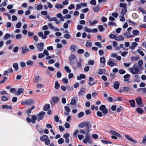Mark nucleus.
Listing matches in <instances>:
<instances>
[{"instance_id":"f257e3e1","label":"nucleus","mask_w":146,"mask_h":146,"mask_svg":"<svg viewBox=\"0 0 146 146\" xmlns=\"http://www.w3.org/2000/svg\"><path fill=\"white\" fill-rule=\"evenodd\" d=\"M140 69L138 67V66L137 64H135L133 66V67L130 68V72L133 74H136L139 72Z\"/></svg>"},{"instance_id":"f03ea898","label":"nucleus","mask_w":146,"mask_h":146,"mask_svg":"<svg viewBox=\"0 0 146 146\" xmlns=\"http://www.w3.org/2000/svg\"><path fill=\"white\" fill-rule=\"evenodd\" d=\"M34 101L31 99H27L21 102V104L26 106H30L33 104Z\"/></svg>"},{"instance_id":"7ed1b4c3","label":"nucleus","mask_w":146,"mask_h":146,"mask_svg":"<svg viewBox=\"0 0 146 146\" xmlns=\"http://www.w3.org/2000/svg\"><path fill=\"white\" fill-rule=\"evenodd\" d=\"M88 131L86 133L85 136V138L83 140V142L84 143H88L90 144H92V141L90 138V136L88 134Z\"/></svg>"},{"instance_id":"20e7f679","label":"nucleus","mask_w":146,"mask_h":146,"mask_svg":"<svg viewBox=\"0 0 146 146\" xmlns=\"http://www.w3.org/2000/svg\"><path fill=\"white\" fill-rule=\"evenodd\" d=\"M99 110L102 111L104 114H106L108 112V110L106 108V106L104 105H101L100 108Z\"/></svg>"},{"instance_id":"39448f33","label":"nucleus","mask_w":146,"mask_h":146,"mask_svg":"<svg viewBox=\"0 0 146 146\" xmlns=\"http://www.w3.org/2000/svg\"><path fill=\"white\" fill-rule=\"evenodd\" d=\"M107 64L111 67L117 66V63L110 59L107 62Z\"/></svg>"},{"instance_id":"423d86ee","label":"nucleus","mask_w":146,"mask_h":146,"mask_svg":"<svg viewBox=\"0 0 146 146\" xmlns=\"http://www.w3.org/2000/svg\"><path fill=\"white\" fill-rule=\"evenodd\" d=\"M45 114L44 111H41L36 115L37 118V121H39L43 119L44 116Z\"/></svg>"},{"instance_id":"0eeeda50","label":"nucleus","mask_w":146,"mask_h":146,"mask_svg":"<svg viewBox=\"0 0 146 146\" xmlns=\"http://www.w3.org/2000/svg\"><path fill=\"white\" fill-rule=\"evenodd\" d=\"M36 47L38 50L40 51H42L44 49V44L42 42L39 43H37L36 44Z\"/></svg>"},{"instance_id":"6e6552de","label":"nucleus","mask_w":146,"mask_h":146,"mask_svg":"<svg viewBox=\"0 0 146 146\" xmlns=\"http://www.w3.org/2000/svg\"><path fill=\"white\" fill-rule=\"evenodd\" d=\"M86 90L84 88H81L80 90L78 93V94L79 96H83L86 93Z\"/></svg>"},{"instance_id":"1a4fd4ad","label":"nucleus","mask_w":146,"mask_h":146,"mask_svg":"<svg viewBox=\"0 0 146 146\" xmlns=\"http://www.w3.org/2000/svg\"><path fill=\"white\" fill-rule=\"evenodd\" d=\"M100 62L101 63L100 64L101 67H103L105 66L106 60L104 57H102L100 58Z\"/></svg>"},{"instance_id":"9d476101","label":"nucleus","mask_w":146,"mask_h":146,"mask_svg":"<svg viewBox=\"0 0 146 146\" xmlns=\"http://www.w3.org/2000/svg\"><path fill=\"white\" fill-rule=\"evenodd\" d=\"M21 52L23 54H24L29 51V49L27 46H24L22 47Z\"/></svg>"},{"instance_id":"9b49d317","label":"nucleus","mask_w":146,"mask_h":146,"mask_svg":"<svg viewBox=\"0 0 146 146\" xmlns=\"http://www.w3.org/2000/svg\"><path fill=\"white\" fill-rule=\"evenodd\" d=\"M24 90L23 89L20 88L15 92V94L17 96H19L23 92Z\"/></svg>"},{"instance_id":"f8f14e48","label":"nucleus","mask_w":146,"mask_h":146,"mask_svg":"<svg viewBox=\"0 0 146 146\" xmlns=\"http://www.w3.org/2000/svg\"><path fill=\"white\" fill-rule=\"evenodd\" d=\"M125 137L128 140L134 143H137V142L136 141L132 139L129 136V135H125Z\"/></svg>"},{"instance_id":"ddd939ff","label":"nucleus","mask_w":146,"mask_h":146,"mask_svg":"<svg viewBox=\"0 0 146 146\" xmlns=\"http://www.w3.org/2000/svg\"><path fill=\"white\" fill-rule=\"evenodd\" d=\"M38 35L39 36L41 37L43 39H44L47 37V36L44 35L43 33L42 32H38Z\"/></svg>"},{"instance_id":"4468645a","label":"nucleus","mask_w":146,"mask_h":146,"mask_svg":"<svg viewBox=\"0 0 146 146\" xmlns=\"http://www.w3.org/2000/svg\"><path fill=\"white\" fill-rule=\"evenodd\" d=\"M77 48V46L74 44L71 45L70 47V50L72 52H75Z\"/></svg>"},{"instance_id":"2eb2a0df","label":"nucleus","mask_w":146,"mask_h":146,"mask_svg":"<svg viewBox=\"0 0 146 146\" xmlns=\"http://www.w3.org/2000/svg\"><path fill=\"white\" fill-rule=\"evenodd\" d=\"M130 75L129 74H127L123 76L124 78V81L125 82H127L129 80V78L130 77Z\"/></svg>"},{"instance_id":"dca6fc26","label":"nucleus","mask_w":146,"mask_h":146,"mask_svg":"<svg viewBox=\"0 0 146 146\" xmlns=\"http://www.w3.org/2000/svg\"><path fill=\"white\" fill-rule=\"evenodd\" d=\"M117 43L116 41H113V45L116 50L120 49L119 47L117 45Z\"/></svg>"},{"instance_id":"f3484780","label":"nucleus","mask_w":146,"mask_h":146,"mask_svg":"<svg viewBox=\"0 0 146 146\" xmlns=\"http://www.w3.org/2000/svg\"><path fill=\"white\" fill-rule=\"evenodd\" d=\"M136 101L137 104L139 105H141L142 104V100L140 97H138L136 99Z\"/></svg>"},{"instance_id":"a211bd4d","label":"nucleus","mask_w":146,"mask_h":146,"mask_svg":"<svg viewBox=\"0 0 146 146\" xmlns=\"http://www.w3.org/2000/svg\"><path fill=\"white\" fill-rule=\"evenodd\" d=\"M36 120H37V116L35 115H33L32 116L31 122L33 123H35Z\"/></svg>"},{"instance_id":"6ab92c4d","label":"nucleus","mask_w":146,"mask_h":146,"mask_svg":"<svg viewBox=\"0 0 146 146\" xmlns=\"http://www.w3.org/2000/svg\"><path fill=\"white\" fill-rule=\"evenodd\" d=\"M119 84H120V83L119 82H117V81H116V82H115L114 83V86H113L114 88L115 89H118L119 88Z\"/></svg>"},{"instance_id":"aec40b11","label":"nucleus","mask_w":146,"mask_h":146,"mask_svg":"<svg viewBox=\"0 0 146 146\" xmlns=\"http://www.w3.org/2000/svg\"><path fill=\"white\" fill-rule=\"evenodd\" d=\"M13 66L15 71H17L19 70L18 65L17 63H14L13 64Z\"/></svg>"},{"instance_id":"412c9836","label":"nucleus","mask_w":146,"mask_h":146,"mask_svg":"<svg viewBox=\"0 0 146 146\" xmlns=\"http://www.w3.org/2000/svg\"><path fill=\"white\" fill-rule=\"evenodd\" d=\"M48 138V136L46 135H44L40 137V139L42 141H45Z\"/></svg>"},{"instance_id":"4be33fe9","label":"nucleus","mask_w":146,"mask_h":146,"mask_svg":"<svg viewBox=\"0 0 146 146\" xmlns=\"http://www.w3.org/2000/svg\"><path fill=\"white\" fill-rule=\"evenodd\" d=\"M86 77L85 75L83 74H81L80 76H78L77 78L78 80H81L82 79H84Z\"/></svg>"},{"instance_id":"5701e85b","label":"nucleus","mask_w":146,"mask_h":146,"mask_svg":"<svg viewBox=\"0 0 146 146\" xmlns=\"http://www.w3.org/2000/svg\"><path fill=\"white\" fill-rule=\"evenodd\" d=\"M130 32H127L123 34V35L125 36H126L127 38H131L133 37V36L132 35H130Z\"/></svg>"},{"instance_id":"b1692460","label":"nucleus","mask_w":146,"mask_h":146,"mask_svg":"<svg viewBox=\"0 0 146 146\" xmlns=\"http://www.w3.org/2000/svg\"><path fill=\"white\" fill-rule=\"evenodd\" d=\"M143 65V62L142 60H140L138 62V67L140 69H141Z\"/></svg>"},{"instance_id":"393cba45","label":"nucleus","mask_w":146,"mask_h":146,"mask_svg":"<svg viewBox=\"0 0 146 146\" xmlns=\"http://www.w3.org/2000/svg\"><path fill=\"white\" fill-rule=\"evenodd\" d=\"M110 132L111 134L115 135L117 137H119L120 136V135L119 133H118L114 131L111 130L110 131Z\"/></svg>"},{"instance_id":"a878e982","label":"nucleus","mask_w":146,"mask_h":146,"mask_svg":"<svg viewBox=\"0 0 146 146\" xmlns=\"http://www.w3.org/2000/svg\"><path fill=\"white\" fill-rule=\"evenodd\" d=\"M41 13L43 15L45 16V17L47 19V16H49V14H48V13L46 11H42L41 12Z\"/></svg>"},{"instance_id":"bb28decb","label":"nucleus","mask_w":146,"mask_h":146,"mask_svg":"<svg viewBox=\"0 0 146 146\" xmlns=\"http://www.w3.org/2000/svg\"><path fill=\"white\" fill-rule=\"evenodd\" d=\"M124 38L122 37L121 35H120L116 37L115 38V40L117 41L123 40H124Z\"/></svg>"},{"instance_id":"cd10ccee","label":"nucleus","mask_w":146,"mask_h":146,"mask_svg":"<svg viewBox=\"0 0 146 146\" xmlns=\"http://www.w3.org/2000/svg\"><path fill=\"white\" fill-rule=\"evenodd\" d=\"M50 108V105L49 104L45 105L43 108V110L44 111H46L48 110Z\"/></svg>"},{"instance_id":"c85d7f7f","label":"nucleus","mask_w":146,"mask_h":146,"mask_svg":"<svg viewBox=\"0 0 146 146\" xmlns=\"http://www.w3.org/2000/svg\"><path fill=\"white\" fill-rule=\"evenodd\" d=\"M63 7V5L61 4H58L55 6V7L57 9L62 8Z\"/></svg>"},{"instance_id":"c756f323","label":"nucleus","mask_w":146,"mask_h":146,"mask_svg":"<svg viewBox=\"0 0 146 146\" xmlns=\"http://www.w3.org/2000/svg\"><path fill=\"white\" fill-rule=\"evenodd\" d=\"M41 80V77L39 76H38L35 78L34 80V81L36 83H38V82L39 81H40Z\"/></svg>"},{"instance_id":"7c9ffc66","label":"nucleus","mask_w":146,"mask_h":146,"mask_svg":"<svg viewBox=\"0 0 146 146\" xmlns=\"http://www.w3.org/2000/svg\"><path fill=\"white\" fill-rule=\"evenodd\" d=\"M127 11V8H123L122 9L121 11V15H124L125 14Z\"/></svg>"},{"instance_id":"2f4dec72","label":"nucleus","mask_w":146,"mask_h":146,"mask_svg":"<svg viewBox=\"0 0 146 146\" xmlns=\"http://www.w3.org/2000/svg\"><path fill=\"white\" fill-rule=\"evenodd\" d=\"M47 19H48L49 21H56L57 20V19L56 17H54L53 18H51L50 17V16H47Z\"/></svg>"},{"instance_id":"473e14b6","label":"nucleus","mask_w":146,"mask_h":146,"mask_svg":"<svg viewBox=\"0 0 146 146\" xmlns=\"http://www.w3.org/2000/svg\"><path fill=\"white\" fill-rule=\"evenodd\" d=\"M131 106L132 107H134L135 106V102L134 100H132L129 101Z\"/></svg>"},{"instance_id":"72a5a7b5","label":"nucleus","mask_w":146,"mask_h":146,"mask_svg":"<svg viewBox=\"0 0 146 146\" xmlns=\"http://www.w3.org/2000/svg\"><path fill=\"white\" fill-rule=\"evenodd\" d=\"M93 9L94 12L96 13L98 12L100 10V8L98 6H95L93 8Z\"/></svg>"},{"instance_id":"f704fd0d","label":"nucleus","mask_w":146,"mask_h":146,"mask_svg":"<svg viewBox=\"0 0 146 146\" xmlns=\"http://www.w3.org/2000/svg\"><path fill=\"white\" fill-rule=\"evenodd\" d=\"M93 124H94V123L92 122L91 123L86 122V125L87 126L88 129H89L91 127Z\"/></svg>"},{"instance_id":"c9c22d12","label":"nucleus","mask_w":146,"mask_h":146,"mask_svg":"<svg viewBox=\"0 0 146 146\" xmlns=\"http://www.w3.org/2000/svg\"><path fill=\"white\" fill-rule=\"evenodd\" d=\"M36 128L39 133H41L42 130V129L38 125L36 126Z\"/></svg>"},{"instance_id":"e433bc0d","label":"nucleus","mask_w":146,"mask_h":146,"mask_svg":"<svg viewBox=\"0 0 146 146\" xmlns=\"http://www.w3.org/2000/svg\"><path fill=\"white\" fill-rule=\"evenodd\" d=\"M3 109H12V107L10 106H8L7 105H3L2 106Z\"/></svg>"},{"instance_id":"4c0bfd02","label":"nucleus","mask_w":146,"mask_h":146,"mask_svg":"<svg viewBox=\"0 0 146 146\" xmlns=\"http://www.w3.org/2000/svg\"><path fill=\"white\" fill-rule=\"evenodd\" d=\"M11 36V35L7 33L5 34L4 37H3V39H7L9 38Z\"/></svg>"},{"instance_id":"58836bf2","label":"nucleus","mask_w":146,"mask_h":146,"mask_svg":"<svg viewBox=\"0 0 146 146\" xmlns=\"http://www.w3.org/2000/svg\"><path fill=\"white\" fill-rule=\"evenodd\" d=\"M136 111L138 113L140 114H142L143 113V111L141 108H138L136 110Z\"/></svg>"},{"instance_id":"ea45409f","label":"nucleus","mask_w":146,"mask_h":146,"mask_svg":"<svg viewBox=\"0 0 146 146\" xmlns=\"http://www.w3.org/2000/svg\"><path fill=\"white\" fill-rule=\"evenodd\" d=\"M35 108V106H32L31 107V108H29L28 110L27 111V113L28 114H29L31 113V111L32 110L34 109Z\"/></svg>"},{"instance_id":"a19ab883","label":"nucleus","mask_w":146,"mask_h":146,"mask_svg":"<svg viewBox=\"0 0 146 146\" xmlns=\"http://www.w3.org/2000/svg\"><path fill=\"white\" fill-rule=\"evenodd\" d=\"M84 31L85 32H88V33H91V32L92 29L88 28L87 27H85L84 28Z\"/></svg>"},{"instance_id":"79ce46f5","label":"nucleus","mask_w":146,"mask_h":146,"mask_svg":"<svg viewBox=\"0 0 146 146\" xmlns=\"http://www.w3.org/2000/svg\"><path fill=\"white\" fill-rule=\"evenodd\" d=\"M100 141L101 142L105 144H111L112 143L111 142L106 141L105 140H100Z\"/></svg>"},{"instance_id":"37998d69","label":"nucleus","mask_w":146,"mask_h":146,"mask_svg":"<svg viewBox=\"0 0 146 146\" xmlns=\"http://www.w3.org/2000/svg\"><path fill=\"white\" fill-rule=\"evenodd\" d=\"M60 86V85L58 82H56L55 84V88L56 89H58Z\"/></svg>"},{"instance_id":"c03bdc74","label":"nucleus","mask_w":146,"mask_h":146,"mask_svg":"<svg viewBox=\"0 0 146 146\" xmlns=\"http://www.w3.org/2000/svg\"><path fill=\"white\" fill-rule=\"evenodd\" d=\"M76 57L75 55L73 54H71L70 56V60H71V61L72 60H76Z\"/></svg>"},{"instance_id":"a18cd8bd","label":"nucleus","mask_w":146,"mask_h":146,"mask_svg":"<svg viewBox=\"0 0 146 146\" xmlns=\"http://www.w3.org/2000/svg\"><path fill=\"white\" fill-rule=\"evenodd\" d=\"M86 122H83L80 123L78 125V126L80 128H83L86 124Z\"/></svg>"},{"instance_id":"49530a36","label":"nucleus","mask_w":146,"mask_h":146,"mask_svg":"<svg viewBox=\"0 0 146 146\" xmlns=\"http://www.w3.org/2000/svg\"><path fill=\"white\" fill-rule=\"evenodd\" d=\"M82 62V59L80 58H79L78 62L77 63V65L80 68L81 66Z\"/></svg>"},{"instance_id":"de8ad7c7","label":"nucleus","mask_w":146,"mask_h":146,"mask_svg":"<svg viewBox=\"0 0 146 146\" xmlns=\"http://www.w3.org/2000/svg\"><path fill=\"white\" fill-rule=\"evenodd\" d=\"M139 59V58L138 56L134 57L132 56L131 58V60L132 61H134L135 60H137Z\"/></svg>"},{"instance_id":"09e8293b","label":"nucleus","mask_w":146,"mask_h":146,"mask_svg":"<svg viewBox=\"0 0 146 146\" xmlns=\"http://www.w3.org/2000/svg\"><path fill=\"white\" fill-rule=\"evenodd\" d=\"M64 69L66 72L68 73H69L71 72V70L69 69L68 66H65L64 67Z\"/></svg>"},{"instance_id":"8fccbe9b","label":"nucleus","mask_w":146,"mask_h":146,"mask_svg":"<svg viewBox=\"0 0 146 146\" xmlns=\"http://www.w3.org/2000/svg\"><path fill=\"white\" fill-rule=\"evenodd\" d=\"M44 87L43 84H38L36 86V87L38 88H43Z\"/></svg>"},{"instance_id":"3c124183","label":"nucleus","mask_w":146,"mask_h":146,"mask_svg":"<svg viewBox=\"0 0 146 146\" xmlns=\"http://www.w3.org/2000/svg\"><path fill=\"white\" fill-rule=\"evenodd\" d=\"M138 9L141 11L142 13H146V11L144 10L143 8L141 7H139L138 8Z\"/></svg>"},{"instance_id":"603ef678","label":"nucleus","mask_w":146,"mask_h":146,"mask_svg":"<svg viewBox=\"0 0 146 146\" xmlns=\"http://www.w3.org/2000/svg\"><path fill=\"white\" fill-rule=\"evenodd\" d=\"M33 62L31 60L27 61V64L28 66H32L33 64Z\"/></svg>"},{"instance_id":"864d4df0","label":"nucleus","mask_w":146,"mask_h":146,"mask_svg":"<svg viewBox=\"0 0 146 146\" xmlns=\"http://www.w3.org/2000/svg\"><path fill=\"white\" fill-rule=\"evenodd\" d=\"M64 37L66 39H69L70 38L71 36L69 34H64Z\"/></svg>"},{"instance_id":"5fc2aeb1","label":"nucleus","mask_w":146,"mask_h":146,"mask_svg":"<svg viewBox=\"0 0 146 146\" xmlns=\"http://www.w3.org/2000/svg\"><path fill=\"white\" fill-rule=\"evenodd\" d=\"M94 44L96 46H98L99 48H101L102 47L101 45V44L100 42H95Z\"/></svg>"},{"instance_id":"6e6d98bb","label":"nucleus","mask_w":146,"mask_h":146,"mask_svg":"<svg viewBox=\"0 0 146 146\" xmlns=\"http://www.w3.org/2000/svg\"><path fill=\"white\" fill-rule=\"evenodd\" d=\"M8 98L4 96H2L1 97V99L3 101H7L8 100Z\"/></svg>"},{"instance_id":"4d7b16f0","label":"nucleus","mask_w":146,"mask_h":146,"mask_svg":"<svg viewBox=\"0 0 146 146\" xmlns=\"http://www.w3.org/2000/svg\"><path fill=\"white\" fill-rule=\"evenodd\" d=\"M92 43L91 42H87L86 44V46L87 47H91L92 46Z\"/></svg>"},{"instance_id":"13d9d810","label":"nucleus","mask_w":146,"mask_h":146,"mask_svg":"<svg viewBox=\"0 0 146 146\" xmlns=\"http://www.w3.org/2000/svg\"><path fill=\"white\" fill-rule=\"evenodd\" d=\"M98 29L100 32H102L104 30L103 27L102 25H99L98 27Z\"/></svg>"},{"instance_id":"bf43d9fd","label":"nucleus","mask_w":146,"mask_h":146,"mask_svg":"<svg viewBox=\"0 0 146 146\" xmlns=\"http://www.w3.org/2000/svg\"><path fill=\"white\" fill-rule=\"evenodd\" d=\"M64 142V139L62 138L59 139L58 140V142L59 144H62Z\"/></svg>"},{"instance_id":"052dcab7","label":"nucleus","mask_w":146,"mask_h":146,"mask_svg":"<svg viewBox=\"0 0 146 146\" xmlns=\"http://www.w3.org/2000/svg\"><path fill=\"white\" fill-rule=\"evenodd\" d=\"M137 52H138L139 54L141 55L142 56H144V54L143 51H141L140 49H139L137 50Z\"/></svg>"},{"instance_id":"680f3d73","label":"nucleus","mask_w":146,"mask_h":146,"mask_svg":"<svg viewBox=\"0 0 146 146\" xmlns=\"http://www.w3.org/2000/svg\"><path fill=\"white\" fill-rule=\"evenodd\" d=\"M119 6L123 8H126L127 5L125 3H121L119 4Z\"/></svg>"},{"instance_id":"e2e57ef3","label":"nucleus","mask_w":146,"mask_h":146,"mask_svg":"<svg viewBox=\"0 0 146 146\" xmlns=\"http://www.w3.org/2000/svg\"><path fill=\"white\" fill-rule=\"evenodd\" d=\"M43 6L41 4L38 5L36 7V8L37 10H39L41 9L42 7Z\"/></svg>"},{"instance_id":"0e129e2a","label":"nucleus","mask_w":146,"mask_h":146,"mask_svg":"<svg viewBox=\"0 0 146 146\" xmlns=\"http://www.w3.org/2000/svg\"><path fill=\"white\" fill-rule=\"evenodd\" d=\"M132 33L135 35H137L139 33V31L136 30H133Z\"/></svg>"},{"instance_id":"69168bd1","label":"nucleus","mask_w":146,"mask_h":146,"mask_svg":"<svg viewBox=\"0 0 146 146\" xmlns=\"http://www.w3.org/2000/svg\"><path fill=\"white\" fill-rule=\"evenodd\" d=\"M64 108L66 111L68 112H69L70 111V110L69 107L66 106L64 107Z\"/></svg>"},{"instance_id":"338daca9","label":"nucleus","mask_w":146,"mask_h":146,"mask_svg":"<svg viewBox=\"0 0 146 146\" xmlns=\"http://www.w3.org/2000/svg\"><path fill=\"white\" fill-rule=\"evenodd\" d=\"M20 65L22 68H23L26 66V63L24 62H21L20 63Z\"/></svg>"},{"instance_id":"774afa93","label":"nucleus","mask_w":146,"mask_h":146,"mask_svg":"<svg viewBox=\"0 0 146 146\" xmlns=\"http://www.w3.org/2000/svg\"><path fill=\"white\" fill-rule=\"evenodd\" d=\"M142 143L144 144H146V135L143 137L142 141Z\"/></svg>"}]
</instances>
